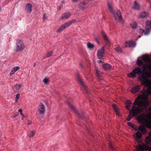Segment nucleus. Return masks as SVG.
I'll return each instance as SVG.
<instances>
[{
	"mask_svg": "<svg viewBox=\"0 0 151 151\" xmlns=\"http://www.w3.org/2000/svg\"><path fill=\"white\" fill-rule=\"evenodd\" d=\"M139 96L137 99H136L133 103V106L131 110L129 112V117L127 118V120L129 121L131 118L134 116L137 115L139 113L142 112L143 109H146L148 107L149 103L146 99H143L138 101Z\"/></svg>",
	"mask_w": 151,
	"mask_h": 151,
	"instance_id": "obj_1",
	"label": "nucleus"
},
{
	"mask_svg": "<svg viewBox=\"0 0 151 151\" xmlns=\"http://www.w3.org/2000/svg\"><path fill=\"white\" fill-rule=\"evenodd\" d=\"M136 74L139 75V79L145 85H150V82L147 79V78L151 77V72L144 70L142 71L140 68L137 67L134 69L131 73L128 74V76L130 78H134L136 77Z\"/></svg>",
	"mask_w": 151,
	"mask_h": 151,
	"instance_id": "obj_2",
	"label": "nucleus"
},
{
	"mask_svg": "<svg viewBox=\"0 0 151 151\" xmlns=\"http://www.w3.org/2000/svg\"><path fill=\"white\" fill-rule=\"evenodd\" d=\"M138 120L140 124H145L149 128H151V114H142L138 117Z\"/></svg>",
	"mask_w": 151,
	"mask_h": 151,
	"instance_id": "obj_3",
	"label": "nucleus"
},
{
	"mask_svg": "<svg viewBox=\"0 0 151 151\" xmlns=\"http://www.w3.org/2000/svg\"><path fill=\"white\" fill-rule=\"evenodd\" d=\"M107 6L109 11L114 15L115 20L118 21L122 24H123L124 22L122 18V15L120 12L119 11H118L116 14L115 15V12L111 4L108 3Z\"/></svg>",
	"mask_w": 151,
	"mask_h": 151,
	"instance_id": "obj_4",
	"label": "nucleus"
},
{
	"mask_svg": "<svg viewBox=\"0 0 151 151\" xmlns=\"http://www.w3.org/2000/svg\"><path fill=\"white\" fill-rule=\"evenodd\" d=\"M107 6L109 11L114 15L115 20L118 21L122 24H123L124 22L122 18V15L120 12L119 11H118L116 14L115 15V12L111 4L108 3Z\"/></svg>",
	"mask_w": 151,
	"mask_h": 151,
	"instance_id": "obj_5",
	"label": "nucleus"
},
{
	"mask_svg": "<svg viewBox=\"0 0 151 151\" xmlns=\"http://www.w3.org/2000/svg\"><path fill=\"white\" fill-rule=\"evenodd\" d=\"M142 94L139 95L136 99H137L139 96V98L138 99V101H140L143 99L147 100L149 103V104L148 106V107L150 104V102L149 101L148 95L151 94V88H149L146 90H144L142 91Z\"/></svg>",
	"mask_w": 151,
	"mask_h": 151,
	"instance_id": "obj_6",
	"label": "nucleus"
},
{
	"mask_svg": "<svg viewBox=\"0 0 151 151\" xmlns=\"http://www.w3.org/2000/svg\"><path fill=\"white\" fill-rule=\"evenodd\" d=\"M24 48L25 46L23 41L20 39L17 40L14 49V51L17 52L22 51Z\"/></svg>",
	"mask_w": 151,
	"mask_h": 151,
	"instance_id": "obj_7",
	"label": "nucleus"
},
{
	"mask_svg": "<svg viewBox=\"0 0 151 151\" xmlns=\"http://www.w3.org/2000/svg\"><path fill=\"white\" fill-rule=\"evenodd\" d=\"M74 22V20H72L66 22L62 24L59 27L57 31V32L59 33L62 32L66 28H67L70 26Z\"/></svg>",
	"mask_w": 151,
	"mask_h": 151,
	"instance_id": "obj_8",
	"label": "nucleus"
},
{
	"mask_svg": "<svg viewBox=\"0 0 151 151\" xmlns=\"http://www.w3.org/2000/svg\"><path fill=\"white\" fill-rule=\"evenodd\" d=\"M136 150L137 151H142L143 150H149L150 151H151V147H150L148 146L145 144L142 145H139L137 147Z\"/></svg>",
	"mask_w": 151,
	"mask_h": 151,
	"instance_id": "obj_9",
	"label": "nucleus"
},
{
	"mask_svg": "<svg viewBox=\"0 0 151 151\" xmlns=\"http://www.w3.org/2000/svg\"><path fill=\"white\" fill-rule=\"evenodd\" d=\"M38 111L40 114L43 115L44 114L45 111V107L42 103H40L39 104Z\"/></svg>",
	"mask_w": 151,
	"mask_h": 151,
	"instance_id": "obj_10",
	"label": "nucleus"
},
{
	"mask_svg": "<svg viewBox=\"0 0 151 151\" xmlns=\"http://www.w3.org/2000/svg\"><path fill=\"white\" fill-rule=\"evenodd\" d=\"M104 47L103 46L98 50L97 55L98 58L100 59L103 57L104 53Z\"/></svg>",
	"mask_w": 151,
	"mask_h": 151,
	"instance_id": "obj_11",
	"label": "nucleus"
},
{
	"mask_svg": "<svg viewBox=\"0 0 151 151\" xmlns=\"http://www.w3.org/2000/svg\"><path fill=\"white\" fill-rule=\"evenodd\" d=\"M22 86L21 84H16L12 87L13 90L14 92L17 93L19 92V91Z\"/></svg>",
	"mask_w": 151,
	"mask_h": 151,
	"instance_id": "obj_12",
	"label": "nucleus"
},
{
	"mask_svg": "<svg viewBox=\"0 0 151 151\" xmlns=\"http://www.w3.org/2000/svg\"><path fill=\"white\" fill-rule=\"evenodd\" d=\"M101 34L103 38L106 42V44H109L110 42V41L106 34L104 32H102Z\"/></svg>",
	"mask_w": 151,
	"mask_h": 151,
	"instance_id": "obj_13",
	"label": "nucleus"
},
{
	"mask_svg": "<svg viewBox=\"0 0 151 151\" xmlns=\"http://www.w3.org/2000/svg\"><path fill=\"white\" fill-rule=\"evenodd\" d=\"M135 43L133 41H127L125 43V47H134L135 45Z\"/></svg>",
	"mask_w": 151,
	"mask_h": 151,
	"instance_id": "obj_14",
	"label": "nucleus"
},
{
	"mask_svg": "<svg viewBox=\"0 0 151 151\" xmlns=\"http://www.w3.org/2000/svg\"><path fill=\"white\" fill-rule=\"evenodd\" d=\"M140 89V87L139 85L135 86L132 88L131 92L133 93H135L138 92Z\"/></svg>",
	"mask_w": 151,
	"mask_h": 151,
	"instance_id": "obj_15",
	"label": "nucleus"
},
{
	"mask_svg": "<svg viewBox=\"0 0 151 151\" xmlns=\"http://www.w3.org/2000/svg\"><path fill=\"white\" fill-rule=\"evenodd\" d=\"M25 9L27 13H30L32 11V5L30 3L26 4Z\"/></svg>",
	"mask_w": 151,
	"mask_h": 151,
	"instance_id": "obj_16",
	"label": "nucleus"
},
{
	"mask_svg": "<svg viewBox=\"0 0 151 151\" xmlns=\"http://www.w3.org/2000/svg\"><path fill=\"white\" fill-rule=\"evenodd\" d=\"M76 76L77 77L79 81L80 82V84H81V85L82 86V87L85 90H86V88L85 85L84 84V83L82 81V79H81L80 77L79 76V75L78 73L76 74Z\"/></svg>",
	"mask_w": 151,
	"mask_h": 151,
	"instance_id": "obj_17",
	"label": "nucleus"
},
{
	"mask_svg": "<svg viewBox=\"0 0 151 151\" xmlns=\"http://www.w3.org/2000/svg\"><path fill=\"white\" fill-rule=\"evenodd\" d=\"M71 14L70 12H67L64 13L61 16L62 19H68L70 16Z\"/></svg>",
	"mask_w": 151,
	"mask_h": 151,
	"instance_id": "obj_18",
	"label": "nucleus"
},
{
	"mask_svg": "<svg viewBox=\"0 0 151 151\" xmlns=\"http://www.w3.org/2000/svg\"><path fill=\"white\" fill-rule=\"evenodd\" d=\"M134 138L137 140L138 139L142 137V134L140 132H138L133 135Z\"/></svg>",
	"mask_w": 151,
	"mask_h": 151,
	"instance_id": "obj_19",
	"label": "nucleus"
},
{
	"mask_svg": "<svg viewBox=\"0 0 151 151\" xmlns=\"http://www.w3.org/2000/svg\"><path fill=\"white\" fill-rule=\"evenodd\" d=\"M138 130L142 132L143 133L145 134L147 132L145 127L142 125H140L138 127Z\"/></svg>",
	"mask_w": 151,
	"mask_h": 151,
	"instance_id": "obj_20",
	"label": "nucleus"
},
{
	"mask_svg": "<svg viewBox=\"0 0 151 151\" xmlns=\"http://www.w3.org/2000/svg\"><path fill=\"white\" fill-rule=\"evenodd\" d=\"M142 59L145 62H151V59H150L147 55H143L142 56Z\"/></svg>",
	"mask_w": 151,
	"mask_h": 151,
	"instance_id": "obj_21",
	"label": "nucleus"
},
{
	"mask_svg": "<svg viewBox=\"0 0 151 151\" xmlns=\"http://www.w3.org/2000/svg\"><path fill=\"white\" fill-rule=\"evenodd\" d=\"M19 68V67L18 66H16L13 68L10 72V76L12 75L16 71L18 70Z\"/></svg>",
	"mask_w": 151,
	"mask_h": 151,
	"instance_id": "obj_22",
	"label": "nucleus"
},
{
	"mask_svg": "<svg viewBox=\"0 0 151 151\" xmlns=\"http://www.w3.org/2000/svg\"><path fill=\"white\" fill-rule=\"evenodd\" d=\"M79 7L82 9H85L88 6V5L84 2H81L79 5Z\"/></svg>",
	"mask_w": 151,
	"mask_h": 151,
	"instance_id": "obj_23",
	"label": "nucleus"
},
{
	"mask_svg": "<svg viewBox=\"0 0 151 151\" xmlns=\"http://www.w3.org/2000/svg\"><path fill=\"white\" fill-rule=\"evenodd\" d=\"M103 68L106 70H109L111 69L112 66L110 64H104L103 65Z\"/></svg>",
	"mask_w": 151,
	"mask_h": 151,
	"instance_id": "obj_24",
	"label": "nucleus"
},
{
	"mask_svg": "<svg viewBox=\"0 0 151 151\" xmlns=\"http://www.w3.org/2000/svg\"><path fill=\"white\" fill-rule=\"evenodd\" d=\"M87 47L88 49L91 50L94 47V45L88 42L87 43Z\"/></svg>",
	"mask_w": 151,
	"mask_h": 151,
	"instance_id": "obj_25",
	"label": "nucleus"
},
{
	"mask_svg": "<svg viewBox=\"0 0 151 151\" xmlns=\"http://www.w3.org/2000/svg\"><path fill=\"white\" fill-rule=\"evenodd\" d=\"M35 131H30L29 132L28 135L29 137H33L35 135Z\"/></svg>",
	"mask_w": 151,
	"mask_h": 151,
	"instance_id": "obj_26",
	"label": "nucleus"
},
{
	"mask_svg": "<svg viewBox=\"0 0 151 151\" xmlns=\"http://www.w3.org/2000/svg\"><path fill=\"white\" fill-rule=\"evenodd\" d=\"M149 15L147 13L145 12H143L141 13L140 14V17L142 18H144Z\"/></svg>",
	"mask_w": 151,
	"mask_h": 151,
	"instance_id": "obj_27",
	"label": "nucleus"
},
{
	"mask_svg": "<svg viewBox=\"0 0 151 151\" xmlns=\"http://www.w3.org/2000/svg\"><path fill=\"white\" fill-rule=\"evenodd\" d=\"M70 106L72 110L74 111V112L76 113L79 116V114L76 108L72 105L70 104Z\"/></svg>",
	"mask_w": 151,
	"mask_h": 151,
	"instance_id": "obj_28",
	"label": "nucleus"
},
{
	"mask_svg": "<svg viewBox=\"0 0 151 151\" xmlns=\"http://www.w3.org/2000/svg\"><path fill=\"white\" fill-rule=\"evenodd\" d=\"M139 4L137 3L136 1H135L134 6L133 7V8L135 10H138L139 8Z\"/></svg>",
	"mask_w": 151,
	"mask_h": 151,
	"instance_id": "obj_29",
	"label": "nucleus"
},
{
	"mask_svg": "<svg viewBox=\"0 0 151 151\" xmlns=\"http://www.w3.org/2000/svg\"><path fill=\"white\" fill-rule=\"evenodd\" d=\"M53 53V52L52 51H50L48 52L47 53L46 55H45L44 57H43L44 58H47L51 56L52 54Z\"/></svg>",
	"mask_w": 151,
	"mask_h": 151,
	"instance_id": "obj_30",
	"label": "nucleus"
},
{
	"mask_svg": "<svg viewBox=\"0 0 151 151\" xmlns=\"http://www.w3.org/2000/svg\"><path fill=\"white\" fill-rule=\"evenodd\" d=\"M113 107L117 115H119V111L118 109V108L116 107L115 105H113Z\"/></svg>",
	"mask_w": 151,
	"mask_h": 151,
	"instance_id": "obj_31",
	"label": "nucleus"
},
{
	"mask_svg": "<svg viewBox=\"0 0 151 151\" xmlns=\"http://www.w3.org/2000/svg\"><path fill=\"white\" fill-rule=\"evenodd\" d=\"M145 142L147 144H149L151 143V138L150 137H148L145 138Z\"/></svg>",
	"mask_w": 151,
	"mask_h": 151,
	"instance_id": "obj_32",
	"label": "nucleus"
},
{
	"mask_svg": "<svg viewBox=\"0 0 151 151\" xmlns=\"http://www.w3.org/2000/svg\"><path fill=\"white\" fill-rule=\"evenodd\" d=\"M143 62L142 60L138 59L137 60V63L139 66H141L143 65Z\"/></svg>",
	"mask_w": 151,
	"mask_h": 151,
	"instance_id": "obj_33",
	"label": "nucleus"
},
{
	"mask_svg": "<svg viewBox=\"0 0 151 151\" xmlns=\"http://www.w3.org/2000/svg\"><path fill=\"white\" fill-rule=\"evenodd\" d=\"M114 49L117 52H121L122 51V49L119 46H117Z\"/></svg>",
	"mask_w": 151,
	"mask_h": 151,
	"instance_id": "obj_34",
	"label": "nucleus"
},
{
	"mask_svg": "<svg viewBox=\"0 0 151 151\" xmlns=\"http://www.w3.org/2000/svg\"><path fill=\"white\" fill-rule=\"evenodd\" d=\"M131 27L133 29H135L137 26V24L136 22H133L130 24Z\"/></svg>",
	"mask_w": 151,
	"mask_h": 151,
	"instance_id": "obj_35",
	"label": "nucleus"
},
{
	"mask_svg": "<svg viewBox=\"0 0 151 151\" xmlns=\"http://www.w3.org/2000/svg\"><path fill=\"white\" fill-rule=\"evenodd\" d=\"M150 29H147L145 30L144 31V34L145 35H147L150 32Z\"/></svg>",
	"mask_w": 151,
	"mask_h": 151,
	"instance_id": "obj_36",
	"label": "nucleus"
},
{
	"mask_svg": "<svg viewBox=\"0 0 151 151\" xmlns=\"http://www.w3.org/2000/svg\"><path fill=\"white\" fill-rule=\"evenodd\" d=\"M95 69L96 70V72L97 74V77L99 78V75H100V72L98 70V69L96 67L95 68Z\"/></svg>",
	"mask_w": 151,
	"mask_h": 151,
	"instance_id": "obj_37",
	"label": "nucleus"
},
{
	"mask_svg": "<svg viewBox=\"0 0 151 151\" xmlns=\"http://www.w3.org/2000/svg\"><path fill=\"white\" fill-rule=\"evenodd\" d=\"M94 39L97 42V43L98 44H100V43L99 40V39H100V37L98 36H95V37Z\"/></svg>",
	"mask_w": 151,
	"mask_h": 151,
	"instance_id": "obj_38",
	"label": "nucleus"
},
{
	"mask_svg": "<svg viewBox=\"0 0 151 151\" xmlns=\"http://www.w3.org/2000/svg\"><path fill=\"white\" fill-rule=\"evenodd\" d=\"M146 24L147 26H151V21L150 20H147L146 22Z\"/></svg>",
	"mask_w": 151,
	"mask_h": 151,
	"instance_id": "obj_39",
	"label": "nucleus"
},
{
	"mask_svg": "<svg viewBox=\"0 0 151 151\" xmlns=\"http://www.w3.org/2000/svg\"><path fill=\"white\" fill-rule=\"evenodd\" d=\"M19 115V113L18 112H17V113H15V114H14L13 115H12L11 116V118L12 119L14 118H15L16 116H18Z\"/></svg>",
	"mask_w": 151,
	"mask_h": 151,
	"instance_id": "obj_40",
	"label": "nucleus"
},
{
	"mask_svg": "<svg viewBox=\"0 0 151 151\" xmlns=\"http://www.w3.org/2000/svg\"><path fill=\"white\" fill-rule=\"evenodd\" d=\"M43 82L45 84H47L48 83L49 80L48 79L45 78L43 80Z\"/></svg>",
	"mask_w": 151,
	"mask_h": 151,
	"instance_id": "obj_41",
	"label": "nucleus"
},
{
	"mask_svg": "<svg viewBox=\"0 0 151 151\" xmlns=\"http://www.w3.org/2000/svg\"><path fill=\"white\" fill-rule=\"evenodd\" d=\"M20 97V94L19 93H17V94L15 98L16 101V102H17V100L19 99Z\"/></svg>",
	"mask_w": 151,
	"mask_h": 151,
	"instance_id": "obj_42",
	"label": "nucleus"
},
{
	"mask_svg": "<svg viewBox=\"0 0 151 151\" xmlns=\"http://www.w3.org/2000/svg\"><path fill=\"white\" fill-rule=\"evenodd\" d=\"M128 126L132 127L133 128H134V127H135L134 125L132 123L130 122H128Z\"/></svg>",
	"mask_w": 151,
	"mask_h": 151,
	"instance_id": "obj_43",
	"label": "nucleus"
},
{
	"mask_svg": "<svg viewBox=\"0 0 151 151\" xmlns=\"http://www.w3.org/2000/svg\"><path fill=\"white\" fill-rule=\"evenodd\" d=\"M132 104L131 102L129 100H127L125 103V104L127 105H131V104Z\"/></svg>",
	"mask_w": 151,
	"mask_h": 151,
	"instance_id": "obj_44",
	"label": "nucleus"
},
{
	"mask_svg": "<svg viewBox=\"0 0 151 151\" xmlns=\"http://www.w3.org/2000/svg\"><path fill=\"white\" fill-rule=\"evenodd\" d=\"M125 106L126 109H127L129 110V111H130V110H131L130 109L131 105H127L126 104Z\"/></svg>",
	"mask_w": 151,
	"mask_h": 151,
	"instance_id": "obj_45",
	"label": "nucleus"
},
{
	"mask_svg": "<svg viewBox=\"0 0 151 151\" xmlns=\"http://www.w3.org/2000/svg\"><path fill=\"white\" fill-rule=\"evenodd\" d=\"M109 145L110 148L111 149H112L113 150H114V148L113 147L112 144L111 142H110Z\"/></svg>",
	"mask_w": 151,
	"mask_h": 151,
	"instance_id": "obj_46",
	"label": "nucleus"
},
{
	"mask_svg": "<svg viewBox=\"0 0 151 151\" xmlns=\"http://www.w3.org/2000/svg\"><path fill=\"white\" fill-rule=\"evenodd\" d=\"M139 33H143L144 32V29H140L139 30Z\"/></svg>",
	"mask_w": 151,
	"mask_h": 151,
	"instance_id": "obj_47",
	"label": "nucleus"
},
{
	"mask_svg": "<svg viewBox=\"0 0 151 151\" xmlns=\"http://www.w3.org/2000/svg\"><path fill=\"white\" fill-rule=\"evenodd\" d=\"M47 18V17L46 14H44L43 15V19L44 20H45Z\"/></svg>",
	"mask_w": 151,
	"mask_h": 151,
	"instance_id": "obj_48",
	"label": "nucleus"
},
{
	"mask_svg": "<svg viewBox=\"0 0 151 151\" xmlns=\"http://www.w3.org/2000/svg\"><path fill=\"white\" fill-rule=\"evenodd\" d=\"M150 4V7L151 9V0H150L149 1Z\"/></svg>",
	"mask_w": 151,
	"mask_h": 151,
	"instance_id": "obj_49",
	"label": "nucleus"
},
{
	"mask_svg": "<svg viewBox=\"0 0 151 151\" xmlns=\"http://www.w3.org/2000/svg\"><path fill=\"white\" fill-rule=\"evenodd\" d=\"M79 65L82 68H83V65L82 63H80Z\"/></svg>",
	"mask_w": 151,
	"mask_h": 151,
	"instance_id": "obj_50",
	"label": "nucleus"
},
{
	"mask_svg": "<svg viewBox=\"0 0 151 151\" xmlns=\"http://www.w3.org/2000/svg\"><path fill=\"white\" fill-rule=\"evenodd\" d=\"M28 124L30 125L32 124V122L31 121H28Z\"/></svg>",
	"mask_w": 151,
	"mask_h": 151,
	"instance_id": "obj_51",
	"label": "nucleus"
},
{
	"mask_svg": "<svg viewBox=\"0 0 151 151\" xmlns=\"http://www.w3.org/2000/svg\"><path fill=\"white\" fill-rule=\"evenodd\" d=\"M18 111L21 113L22 112V110L21 109H19Z\"/></svg>",
	"mask_w": 151,
	"mask_h": 151,
	"instance_id": "obj_52",
	"label": "nucleus"
},
{
	"mask_svg": "<svg viewBox=\"0 0 151 151\" xmlns=\"http://www.w3.org/2000/svg\"><path fill=\"white\" fill-rule=\"evenodd\" d=\"M20 114L22 116H23V117H24V115L22 112H21V113H20Z\"/></svg>",
	"mask_w": 151,
	"mask_h": 151,
	"instance_id": "obj_53",
	"label": "nucleus"
},
{
	"mask_svg": "<svg viewBox=\"0 0 151 151\" xmlns=\"http://www.w3.org/2000/svg\"><path fill=\"white\" fill-rule=\"evenodd\" d=\"M97 62L99 63H100L101 62V61L100 60H99L97 61Z\"/></svg>",
	"mask_w": 151,
	"mask_h": 151,
	"instance_id": "obj_54",
	"label": "nucleus"
},
{
	"mask_svg": "<svg viewBox=\"0 0 151 151\" xmlns=\"http://www.w3.org/2000/svg\"><path fill=\"white\" fill-rule=\"evenodd\" d=\"M61 6L59 7L58 8V10H60L61 9Z\"/></svg>",
	"mask_w": 151,
	"mask_h": 151,
	"instance_id": "obj_55",
	"label": "nucleus"
},
{
	"mask_svg": "<svg viewBox=\"0 0 151 151\" xmlns=\"http://www.w3.org/2000/svg\"><path fill=\"white\" fill-rule=\"evenodd\" d=\"M72 1L74 2H76L78 1V0H72Z\"/></svg>",
	"mask_w": 151,
	"mask_h": 151,
	"instance_id": "obj_56",
	"label": "nucleus"
},
{
	"mask_svg": "<svg viewBox=\"0 0 151 151\" xmlns=\"http://www.w3.org/2000/svg\"><path fill=\"white\" fill-rule=\"evenodd\" d=\"M36 64V63H34V65H33V66H34V67L35 66Z\"/></svg>",
	"mask_w": 151,
	"mask_h": 151,
	"instance_id": "obj_57",
	"label": "nucleus"
},
{
	"mask_svg": "<svg viewBox=\"0 0 151 151\" xmlns=\"http://www.w3.org/2000/svg\"><path fill=\"white\" fill-rule=\"evenodd\" d=\"M62 4H64L65 3V2H64V1H62Z\"/></svg>",
	"mask_w": 151,
	"mask_h": 151,
	"instance_id": "obj_58",
	"label": "nucleus"
},
{
	"mask_svg": "<svg viewBox=\"0 0 151 151\" xmlns=\"http://www.w3.org/2000/svg\"><path fill=\"white\" fill-rule=\"evenodd\" d=\"M149 135L151 136V132L149 133Z\"/></svg>",
	"mask_w": 151,
	"mask_h": 151,
	"instance_id": "obj_59",
	"label": "nucleus"
},
{
	"mask_svg": "<svg viewBox=\"0 0 151 151\" xmlns=\"http://www.w3.org/2000/svg\"><path fill=\"white\" fill-rule=\"evenodd\" d=\"M24 117H23L22 118V119L23 120V118Z\"/></svg>",
	"mask_w": 151,
	"mask_h": 151,
	"instance_id": "obj_60",
	"label": "nucleus"
},
{
	"mask_svg": "<svg viewBox=\"0 0 151 151\" xmlns=\"http://www.w3.org/2000/svg\"><path fill=\"white\" fill-rule=\"evenodd\" d=\"M1 117V116H0V118Z\"/></svg>",
	"mask_w": 151,
	"mask_h": 151,
	"instance_id": "obj_61",
	"label": "nucleus"
}]
</instances>
